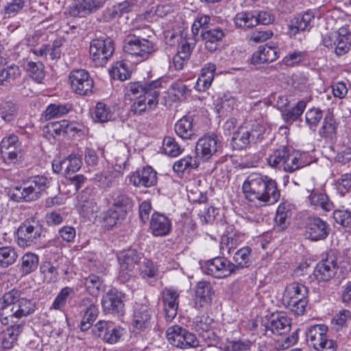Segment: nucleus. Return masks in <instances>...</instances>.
Returning a JSON list of instances; mask_svg holds the SVG:
<instances>
[{
    "mask_svg": "<svg viewBox=\"0 0 351 351\" xmlns=\"http://www.w3.org/2000/svg\"><path fill=\"white\" fill-rule=\"evenodd\" d=\"M251 248L244 247L238 250L233 256L234 265L238 268L247 267L250 264Z\"/></svg>",
    "mask_w": 351,
    "mask_h": 351,
    "instance_id": "nucleus-47",
    "label": "nucleus"
},
{
    "mask_svg": "<svg viewBox=\"0 0 351 351\" xmlns=\"http://www.w3.org/2000/svg\"><path fill=\"white\" fill-rule=\"evenodd\" d=\"M288 210L285 206L280 205L276 211L274 219L275 228L278 231H282L287 228V226Z\"/></svg>",
    "mask_w": 351,
    "mask_h": 351,
    "instance_id": "nucleus-60",
    "label": "nucleus"
},
{
    "mask_svg": "<svg viewBox=\"0 0 351 351\" xmlns=\"http://www.w3.org/2000/svg\"><path fill=\"white\" fill-rule=\"evenodd\" d=\"M335 186L341 197L346 196L351 190V172L341 175L335 180Z\"/></svg>",
    "mask_w": 351,
    "mask_h": 351,
    "instance_id": "nucleus-53",
    "label": "nucleus"
},
{
    "mask_svg": "<svg viewBox=\"0 0 351 351\" xmlns=\"http://www.w3.org/2000/svg\"><path fill=\"white\" fill-rule=\"evenodd\" d=\"M162 86L159 80L153 81L143 86L141 82L130 83L126 88V94L130 97L138 98L140 95H147L148 90L158 91Z\"/></svg>",
    "mask_w": 351,
    "mask_h": 351,
    "instance_id": "nucleus-31",
    "label": "nucleus"
},
{
    "mask_svg": "<svg viewBox=\"0 0 351 351\" xmlns=\"http://www.w3.org/2000/svg\"><path fill=\"white\" fill-rule=\"evenodd\" d=\"M38 265V257L34 253L27 252L22 257V271L25 274H30L34 271Z\"/></svg>",
    "mask_w": 351,
    "mask_h": 351,
    "instance_id": "nucleus-54",
    "label": "nucleus"
},
{
    "mask_svg": "<svg viewBox=\"0 0 351 351\" xmlns=\"http://www.w3.org/2000/svg\"><path fill=\"white\" fill-rule=\"evenodd\" d=\"M166 337L170 344L181 349L195 348L199 346V341L193 333L178 325L169 327Z\"/></svg>",
    "mask_w": 351,
    "mask_h": 351,
    "instance_id": "nucleus-8",
    "label": "nucleus"
},
{
    "mask_svg": "<svg viewBox=\"0 0 351 351\" xmlns=\"http://www.w3.org/2000/svg\"><path fill=\"white\" fill-rule=\"evenodd\" d=\"M213 105L218 114L223 115L231 112L237 106L236 98L230 94L217 96L214 99Z\"/></svg>",
    "mask_w": 351,
    "mask_h": 351,
    "instance_id": "nucleus-36",
    "label": "nucleus"
},
{
    "mask_svg": "<svg viewBox=\"0 0 351 351\" xmlns=\"http://www.w3.org/2000/svg\"><path fill=\"white\" fill-rule=\"evenodd\" d=\"M224 36L225 32L220 27L210 29L202 33L205 47L210 51L217 49V43L221 41Z\"/></svg>",
    "mask_w": 351,
    "mask_h": 351,
    "instance_id": "nucleus-38",
    "label": "nucleus"
},
{
    "mask_svg": "<svg viewBox=\"0 0 351 351\" xmlns=\"http://www.w3.org/2000/svg\"><path fill=\"white\" fill-rule=\"evenodd\" d=\"M114 50V43L110 38L94 39L90 44V56L97 66H104L112 57Z\"/></svg>",
    "mask_w": 351,
    "mask_h": 351,
    "instance_id": "nucleus-11",
    "label": "nucleus"
},
{
    "mask_svg": "<svg viewBox=\"0 0 351 351\" xmlns=\"http://www.w3.org/2000/svg\"><path fill=\"white\" fill-rule=\"evenodd\" d=\"M138 271L143 278L155 277L158 274L156 265L150 260L143 261L139 265Z\"/></svg>",
    "mask_w": 351,
    "mask_h": 351,
    "instance_id": "nucleus-59",
    "label": "nucleus"
},
{
    "mask_svg": "<svg viewBox=\"0 0 351 351\" xmlns=\"http://www.w3.org/2000/svg\"><path fill=\"white\" fill-rule=\"evenodd\" d=\"M16 235L18 245L27 247L39 243L45 237V231L38 221H25L19 227Z\"/></svg>",
    "mask_w": 351,
    "mask_h": 351,
    "instance_id": "nucleus-5",
    "label": "nucleus"
},
{
    "mask_svg": "<svg viewBox=\"0 0 351 351\" xmlns=\"http://www.w3.org/2000/svg\"><path fill=\"white\" fill-rule=\"evenodd\" d=\"M306 103L305 101L301 100L291 109L285 110L282 112V115L286 121H295L299 118L306 108Z\"/></svg>",
    "mask_w": 351,
    "mask_h": 351,
    "instance_id": "nucleus-56",
    "label": "nucleus"
},
{
    "mask_svg": "<svg viewBox=\"0 0 351 351\" xmlns=\"http://www.w3.org/2000/svg\"><path fill=\"white\" fill-rule=\"evenodd\" d=\"M278 58L277 49L268 45L260 46L252 56L253 64H261L274 62Z\"/></svg>",
    "mask_w": 351,
    "mask_h": 351,
    "instance_id": "nucleus-29",
    "label": "nucleus"
},
{
    "mask_svg": "<svg viewBox=\"0 0 351 351\" xmlns=\"http://www.w3.org/2000/svg\"><path fill=\"white\" fill-rule=\"evenodd\" d=\"M18 258L16 250L11 246L0 247V267L6 268L14 264Z\"/></svg>",
    "mask_w": 351,
    "mask_h": 351,
    "instance_id": "nucleus-43",
    "label": "nucleus"
},
{
    "mask_svg": "<svg viewBox=\"0 0 351 351\" xmlns=\"http://www.w3.org/2000/svg\"><path fill=\"white\" fill-rule=\"evenodd\" d=\"M213 294V291L210 283L199 282L195 290V306L197 308L208 306L211 302Z\"/></svg>",
    "mask_w": 351,
    "mask_h": 351,
    "instance_id": "nucleus-25",
    "label": "nucleus"
},
{
    "mask_svg": "<svg viewBox=\"0 0 351 351\" xmlns=\"http://www.w3.org/2000/svg\"><path fill=\"white\" fill-rule=\"evenodd\" d=\"M339 122L332 115L324 117L322 127L319 130V134L322 138L332 140L335 138Z\"/></svg>",
    "mask_w": 351,
    "mask_h": 351,
    "instance_id": "nucleus-37",
    "label": "nucleus"
},
{
    "mask_svg": "<svg viewBox=\"0 0 351 351\" xmlns=\"http://www.w3.org/2000/svg\"><path fill=\"white\" fill-rule=\"evenodd\" d=\"M351 322V311L348 309H341L336 313L332 319L331 324L336 330L347 327Z\"/></svg>",
    "mask_w": 351,
    "mask_h": 351,
    "instance_id": "nucleus-44",
    "label": "nucleus"
},
{
    "mask_svg": "<svg viewBox=\"0 0 351 351\" xmlns=\"http://www.w3.org/2000/svg\"><path fill=\"white\" fill-rule=\"evenodd\" d=\"M149 230L154 237L166 236L171 230V220L163 214L154 213L151 218Z\"/></svg>",
    "mask_w": 351,
    "mask_h": 351,
    "instance_id": "nucleus-23",
    "label": "nucleus"
},
{
    "mask_svg": "<svg viewBox=\"0 0 351 351\" xmlns=\"http://www.w3.org/2000/svg\"><path fill=\"white\" fill-rule=\"evenodd\" d=\"M306 154H301L298 152H291L289 149L285 162L283 166V170L286 172L292 173L308 163L304 160Z\"/></svg>",
    "mask_w": 351,
    "mask_h": 351,
    "instance_id": "nucleus-34",
    "label": "nucleus"
},
{
    "mask_svg": "<svg viewBox=\"0 0 351 351\" xmlns=\"http://www.w3.org/2000/svg\"><path fill=\"white\" fill-rule=\"evenodd\" d=\"M162 149L165 154L171 157L180 155L184 149L178 143L176 139L171 136H165L162 141Z\"/></svg>",
    "mask_w": 351,
    "mask_h": 351,
    "instance_id": "nucleus-46",
    "label": "nucleus"
},
{
    "mask_svg": "<svg viewBox=\"0 0 351 351\" xmlns=\"http://www.w3.org/2000/svg\"><path fill=\"white\" fill-rule=\"evenodd\" d=\"M329 230L330 228L326 221L319 217H314L309 219L306 232L309 239L317 241L325 239L328 236Z\"/></svg>",
    "mask_w": 351,
    "mask_h": 351,
    "instance_id": "nucleus-24",
    "label": "nucleus"
},
{
    "mask_svg": "<svg viewBox=\"0 0 351 351\" xmlns=\"http://www.w3.org/2000/svg\"><path fill=\"white\" fill-rule=\"evenodd\" d=\"M73 293V289L71 287H66L60 290L55 298L51 308L60 310L66 302L69 296Z\"/></svg>",
    "mask_w": 351,
    "mask_h": 351,
    "instance_id": "nucleus-61",
    "label": "nucleus"
},
{
    "mask_svg": "<svg viewBox=\"0 0 351 351\" xmlns=\"http://www.w3.org/2000/svg\"><path fill=\"white\" fill-rule=\"evenodd\" d=\"M114 113L110 107L102 102L96 104L93 119L97 123H106L113 119Z\"/></svg>",
    "mask_w": 351,
    "mask_h": 351,
    "instance_id": "nucleus-41",
    "label": "nucleus"
},
{
    "mask_svg": "<svg viewBox=\"0 0 351 351\" xmlns=\"http://www.w3.org/2000/svg\"><path fill=\"white\" fill-rule=\"evenodd\" d=\"M242 191L245 198L256 206L274 204L280 197L276 181L261 173L248 175L243 183Z\"/></svg>",
    "mask_w": 351,
    "mask_h": 351,
    "instance_id": "nucleus-2",
    "label": "nucleus"
},
{
    "mask_svg": "<svg viewBox=\"0 0 351 351\" xmlns=\"http://www.w3.org/2000/svg\"><path fill=\"white\" fill-rule=\"evenodd\" d=\"M322 43L326 47L333 49L337 56H343L350 49L351 33L348 27L343 26L337 31L326 34Z\"/></svg>",
    "mask_w": 351,
    "mask_h": 351,
    "instance_id": "nucleus-7",
    "label": "nucleus"
},
{
    "mask_svg": "<svg viewBox=\"0 0 351 351\" xmlns=\"http://www.w3.org/2000/svg\"><path fill=\"white\" fill-rule=\"evenodd\" d=\"M212 323L213 319L207 315L197 316L194 321V328L203 337H210V334L213 335L210 332Z\"/></svg>",
    "mask_w": 351,
    "mask_h": 351,
    "instance_id": "nucleus-42",
    "label": "nucleus"
},
{
    "mask_svg": "<svg viewBox=\"0 0 351 351\" xmlns=\"http://www.w3.org/2000/svg\"><path fill=\"white\" fill-rule=\"evenodd\" d=\"M222 148L219 137L214 132L205 134L200 137L195 146L197 156L203 161L209 160Z\"/></svg>",
    "mask_w": 351,
    "mask_h": 351,
    "instance_id": "nucleus-10",
    "label": "nucleus"
},
{
    "mask_svg": "<svg viewBox=\"0 0 351 351\" xmlns=\"http://www.w3.org/2000/svg\"><path fill=\"white\" fill-rule=\"evenodd\" d=\"M250 127L247 123H244L234 133L232 138V143L235 149H241L246 147L252 142Z\"/></svg>",
    "mask_w": 351,
    "mask_h": 351,
    "instance_id": "nucleus-35",
    "label": "nucleus"
},
{
    "mask_svg": "<svg viewBox=\"0 0 351 351\" xmlns=\"http://www.w3.org/2000/svg\"><path fill=\"white\" fill-rule=\"evenodd\" d=\"M328 327L324 324L311 326L306 332L307 342L317 351H336L337 345L335 341L327 335Z\"/></svg>",
    "mask_w": 351,
    "mask_h": 351,
    "instance_id": "nucleus-6",
    "label": "nucleus"
},
{
    "mask_svg": "<svg viewBox=\"0 0 351 351\" xmlns=\"http://www.w3.org/2000/svg\"><path fill=\"white\" fill-rule=\"evenodd\" d=\"M50 181L44 176H32L24 180L20 187L16 188L19 197L25 202L38 199L49 187Z\"/></svg>",
    "mask_w": 351,
    "mask_h": 351,
    "instance_id": "nucleus-4",
    "label": "nucleus"
},
{
    "mask_svg": "<svg viewBox=\"0 0 351 351\" xmlns=\"http://www.w3.org/2000/svg\"><path fill=\"white\" fill-rule=\"evenodd\" d=\"M246 123L250 127V132L251 133L252 141L256 142L264 138V134L266 132V128L264 125L257 121H248Z\"/></svg>",
    "mask_w": 351,
    "mask_h": 351,
    "instance_id": "nucleus-62",
    "label": "nucleus"
},
{
    "mask_svg": "<svg viewBox=\"0 0 351 351\" xmlns=\"http://www.w3.org/2000/svg\"><path fill=\"white\" fill-rule=\"evenodd\" d=\"M288 151L289 149L285 147L275 150L267 158L268 165L271 167L283 168Z\"/></svg>",
    "mask_w": 351,
    "mask_h": 351,
    "instance_id": "nucleus-45",
    "label": "nucleus"
},
{
    "mask_svg": "<svg viewBox=\"0 0 351 351\" xmlns=\"http://www.w3.org/2000/svg\"><path fill=\"white\" fill-rule=\"evenodd\" d=\"M160 91L148 90L147 95H140L131 106L132 111L136 114H142L150 112L157 107Z\"/></svg>",
    "mask_w": 351,
    "mask_h": 351,
    "instance_id": "nucleus-19",
    "label": "nucleus"
},
{
    "mask_svg": "<svg viewBox=\"0 0 351 351\" xmlns=\"http://www.w3.org/2000/svg\"><path fill=\"white\" fill-rule=\"evenodd\" d=\"M313 12H307L298 14L290 21L289 25V34L295 36L300 31H304L311 28V22L314 20Z\"/></svg>",
    "mask_w": 351,
    "mask_h": 351,
    "instance_id": "nucleus-27",
    "label": "nucleus"
},
{
    "mask_svg": "<svg viewBox=\"0 0 351 351\" xmlns=\"http://www.w3.org/2000/svg\"><path fill=\"white\" fill-rule=\"evenodd\" d=\"M323 118L322 111L316 108H313L307 110L305 114L306 123L310 129L315 130L319 123Z\"/></svg>",
    "mask_w": 351,
    "mask_h": 351,
    "instance_id": "nucleus-58",
    "label": "nucleus"
},
{
    "mask_svg": "<svg viewBox=\"0 0 351 351\" xmlns=\"http://www.w3.org/2000/svg\"><path fill=\"white\" fill-rule=\"evenodd\" d=\"M117 258L120 266L118 278L124 282L134 276L135 265L141 259L140 254L135 250L128 249L119 252Z\"/></svg>",
    "mask_w": 351,
    "mask_h": 351,
    "instance_id": "nucleus-13",
    "label": "nucleus"
},
{
    "mask_svg": "<svg viewBox=\"0 0 351 351\" xmlns=\"http://www.w3.org/2000/svg\"><path fill=\"white\" fill-rule=\"evenodd\" d=\"M215 70L216 66L213 63L206 64L202 69L201 75L197 80L194 88L199 92L206 90L212 84Z\"/></svg>",
    "mask_w": 351,
    "mask_h": 351,
    "instance_id": "nucleus-30",
    "label": "nucleus"
},
{
    "mask_svg": "<svg viewBox=\"0 0 351 351\" xmlns=\"http://www.w3.org/2000/svg\"><path fill=\"white\" fill-rule=\"evenodd\" d=\"M171 38L177 39L178 42L180 40L178 49V57L182 60L188 59L191 55L192 49L193 48V44L189 43L185 38L183 39L182 36L180 34L176 35L172 34L171 35Z\"/></svg>",
    "mask_w": 351,
    "mask_h": 351,
    "instance_id": "nucleus-51",
    "label": "nucleus"
},
{
    "mask_svg": "<svg viewBox=\"0 0 351 351\" xmlns=\"http://www.w3.org/2000/svg\"><path fill=\"white\" fill-rule=\"evenodd\" d=\"M124 329L115 326L111 322L99 321L94 326L93 333L101 338L105 342L110 344L116 343L123 335Z\"/></svg>",
    "mask_w": 351,
    "mask_h": 351,
    "instance_id": "nucleus-15",
    "label": "nucleus"
},
{
    "mask_svg": "<svg viewBox=\"0 0 351 351\" xmlns=\"http://www.w3.org/2000/svg\"><path fill=\"white\" fill-rule=\"evenodd\" d=\"M69 111V108L66 104H51L47 107L44 112V117L46 120H49L63 116L67 114Z\"/></svg>",
    "mask_w": 351,
    "mask_h": 351,
    "instance_id": "nucleus-52",
    "label": "nucleus"
},
{
    "mask_svg": "<svg viewBox=\"0 0 351 351\" xmlns=\"http://www.w3.org/2000/svg\"><path fill=\"white\" fill-rule=\"evenodd\" d=\"M157 173L150 166L137 169L129 177L130 183L136 187H152L157 183Z\"/></svg>",
    "mask_w": 351,
    "mask_h": 351,
    "instance_id": "nucleus-17",
    "label": "nucleus"
},
{
    "mask_svg": "<svg viewBox=\"0 0 351 351\" xmlns=\"http://www.w3.org/2000/svg\"><path fill=\"white\" fill-rule=\"evenodd\" d=\"M202 271L216 278H224L230 276L237 270L235 265L229 260L216 257L210 259L202 265Z\"/></svg>",
    "mask_w": 351,
    "mask_h": 351,
    "instance_id": "nucleus-12",
    "label": "nucleus"
},
{
    "mask_svg": "<svg viewBox=\"0 0 351 351\" xmlns=\"http://www.w3.org/2000/svg\"><path fill=\"white\" fill-rule=\"evenodd\" d=\"M101 305L106 312L122 314L124 310V304L121 293L116 289L110 290L103 296Z\"/></svg>",
    "mask_w": 351,
    "mask_h": 351,
    "instance_id": "nucleus-22",
    "label": "nucleus"
},
{
    "mask_svg": "<svg viewBox=\"0 0 351 351\" xmlns=\"http://www.w3.org/2000/svg\"><path fill=\"white\" fill-rule=\"evenodd\" d=\"M25 68L31 77L35 81L40 82L44 79L45 72L43 63L28 62Z\"/></svg>",
    "mask_w": 351,
    "mask_h": 351,
    "instance_id": "nucleus-57",
    "label": "nucleus"
},
{
    "mask_svg": "<svg viewBox=\"0 0 351 351\" xmlns=\"http://www.w3.org/2000/svg\"><path fill=\"white\" fill-rule=\"evenodd\" d=\"M151 311L147 307H142L135 311L133 326L137 330H143L150 326Z\"/></svg>",
    "mask_w": 351,
    "mask_h": 351,
    "instance_id": "nucleus-39",
    "label": "nucleus"
},
{
    "mask_svg": "<svg viewBox=\"0 0 351 351\" xmlns=\"http://www.w3.org/2000/svg\"><path fill=\"white\" fill-rule=\"evenodd\" d=\"M84 283L87 291L91 295L95 297L99 295L103 287V282L99 276L90 275L85 279Z\"/></svg>",
    "mask_w": 351,
    "mask_h": 351,
    "instance_id": "nucleus-55",
    "label": "nucleus"
},
{
    "mask_svg": "<svg viewBox=\"0 0 351 351\" xmlns=\"http://www.w3.org/2000/svg\"><path fill=\"white\" fill-rule=\"evenodd\" d=\"M110 74L114 79L124 81L130 77L131 71L126 62L119 61L112 66Z\"/></svg>",
    "mask_w": 351,
    "mask_h": 351,
    "instance_id": "nucleus-49",
    "label": "nucleus"
},
{
    "mask_svg": "<svg viewBox=\"0 0 351 351\" xmlns=\"http://www.w3.org/2000/svg\"><path fill=\"white\" fill-rule=\"evenodd\" d=\"M74 128L66 120L48 123L43 128V134L49 140L55 138L58 136L64 135L70 131H73Z\"/></svg>",
    "mask_w": 351,
    "mask_h": 351,
    "instance_id": "nucleus-28",
    "label": "nucleus"
},
{
    "mask_svg": "<svg viewBox=\"0 0 351 351\" xmlns=\"http://www.w3.org/2000/svg\"><path fill=\"white\" fill-rule=\"evenodd\" d=\"M308 290L303 284L293 282L287 285L282 295L283 304L296 315H302L308 304Z\"/></svg>",
    "mask_w": 351,
    "mask_h": 351,
    "instance_id": "nucleus-3",
    "label": "nucleus"
},
{
    "mask_svg": "<svg viewBox=\"0 0 351 351\" xmlns=\"http://www.w3.org/2000/svg\"><path fill=\"white\" fill-rule=\"evenodd\" d=\"M0 152L3 162L15 165L21 158L22 145L19 137L14 134L4 136L0 142Z\"/></svg>",
    "mask_w": 351,
    "mask_h": 351,
    "instance_id": "nucleus-14",
    "label": "nucleus"
},
{
    "mask_svg": "<svg viewBox=\"0 0 351 351\" xmlns=\"http://www.w3.org/2000/svg\"><path fill=\"white\" fill-rule=\"evenodd\" d=\"M122 175L120 171L110 169L103 172L96 173L94 180L99 182L103 188H110L117 185Z\"/></svg>",
    "mask_w": 351,
    "mask_h": 351,
    "instance_id": "nucleus-33",
    "label": "nucleus"
},
{
    "mask_svg": "<svg viewBox=\"0 0 351 351\" xmlns=\"http://www.w3.org/2000/svg\"><path fill=\"white\" fill-rule=\"evenodd\" d=\"M40 269L44 276L45 281L50 282L56 280L58 276L57 269L50 262H44L40 265Z\"/></svg>",
    "mask_w": 351,
    "mask_h": 351,
    "instance_id": "nucleus-63",
    "label": "nucleus"
},
{
    "mask_svg": "<svg viewBox=\"0 0 351 351\" xmlns=\"http://www.w3.org/2000/svg\"><path fill=\"white\" fill-rule=\"evenodd\" d=\"M35 308L31 300L21 297L15 289L0 298V322L5 326L11 324L0 332V351L14 347L23 330V324L20 320L33 313Z\"/></svg>",
    "mask_w": 351,
    "mask_h": 351,
    "instance_id": "nucleus-1",
    "label": "nucleus"
},
{
    "mask_svg": "<svg viewBox=\"0 0 351 351\" xmlns=\"http://www.w3.org/2000/svg\"><path fill=\"white\" fill-rule=\"evenodd\" d=\"M337 269L336 257L328 256L317 263L314 270V275L319 281H328L335 276Z\"/></svg>",
    "mask_w": 351,
    "mask_h": 351,
    "instance_id": "nucleus-21",
    "label": "nucleus"
},
{
    "mask_svg": "<svg viewBox=\"0 0 351 351\" xmlns=\"http://www.w3.org/2000/svg\"><path fill=\"white\" fill-rule=\"evenodd\" d=\"M181 291L174 287H167L162 292V302L167 322L172 321L178 313L179 297Z\"/></svg>",
    "mask_w": 351,
    "mask_h": 351,
    "instance_id": "nucleus-18",
    "label": "nucleus"
},
{
    "mask_svg": "<svg viewBox=\"0 0 351 351\" xmlns=\"http://www.w3.org/2000/svg\"><path fill=\"white\" fill-rule=\"evenodd\" d=\"M197 167L196 161L191 156H186L180 158L176 161L173 165V169L177 173H184Z\"/></svg>",
    "mask_w": 351,
    "mask_h": 351,
    "instance_id": "nucleus-50",
    "label": "nucleus"
},
{
    "mask_svg": "<svg viewBox=\"0 0 351 351\" xmlns=\"http://www.w3.org/2000/svg\"><path fill=\"white\" fill-rule=\"evenodd\" d=\"M335 221L343 227L351 225V211L346 209H337L333 212Z\"/></svg>",
    "mask_w": 351,
    "mask_h": 351,
    "instance_id": "nucleus-64",
    "label": "nucleus"
},
{
    "mask_svg": "<svg viewBox=\"0 0 351 351\" xmlns=\"http://www.w3.org/2000/svg\"><path fill=\"white\" fill-rule=\"evenodd\" d=\"M234 23L240 28H250L256 25L255 14L249 12H241L234 17Z\"/></svg>",
    "mask_w": 351,
    "mask_h": 351,
    "instance_id": "nucleus-48",
    "label": "nucleus"
},
{
    "mask_svg": "<svg viewBox=\"0 0 351 351\" xmlns=\"http://www.w3.org/2000/svg\"><path fill=\"white\" fill-rule=\"evenodd\" d=\"M104 3V0H75L69 12L73 16L83 17L100 9Z\"/></svg>",
    "mask_w": 351,
    "mask_h": 351,
    "instance_id": "nucleus-20",
    "label": "nucleus"
},
{
    "mask_svg": "<svg viewBox=\"0 0 351 351\" xmlns=\"http://www.w3.org/2000/svg\"><path fill=\"white\" fill-rule=\"evenodd\" d=\"M266 328L276 335H282L291 329V319L285 313L273 314Z\"/></svg>",
    "mask_w": 351,
    "mask_h": 351,
    "instance_id": "nucleus-26",
    "label": "nucleus"
},
{
    "mask_svg": "<svg viewBox=\"0 0 351 351\" xmlns=\"http://www.w3.org/2000/svg\"><path fill=\"white\" fill-rule=\"evenodd\" d=\"M71 88L77 94L84 95L91 92L93 81L84 69H75L69 74Z\"/></svg>",
    "mask_w": 351,
    "mask_h": 351,
    "instance_id": "nucleus-16",
    "label": "nucleus"
},
{
    "mask_svg": "<svg viewBox=\"0 0 351 351\" xmlns=\"http://www.w3.org/2000/svg\"><path fill=\"white\" fill-rule=\"evenodd\" d=\"M84 302L88 306L81 321L80 328L82 331H86L96 319L98 315V308L89 299H86Z\"/></svg>",
    "mask_w": 351,
    "mask_h": 351,
    "instance_id": "nucleus-40",
    "label": "nucleus"
},
{
    "mask_svg": "<svg viewBox=\"0 0 351 351\" xmlns=\"http://www.w3.org/2000/svg\"><path fill=\"white\" fill-rule=\"evenodd\" d=\"M174 130L177 135L183 140H191L195 137L193 129V120L191 117H183L175 124Z\"/></svg>",
    "mask_w": 351,
    "mask_h": 351,
    "instance_id": "nucleus-32",
    "label": "nucleus"
},
{
    "mask_svg": "<svg viewBox=\"0 0 351 351\" xmlns=\"http://www.w3.org/2000/svg\"><path fill=\"white\" fill-rule=\"evenodd\" d=\"M123 50L125 53L138 58L139 61H142L147 59L154 51V45L145 38L135 34H129L124 40Z\"/></svg>",
    "mask_w": 351,
    "mask_h": 351,
    "instance_id": "nucleus-9",
    "label": "nucleus"
}]
</instances>
